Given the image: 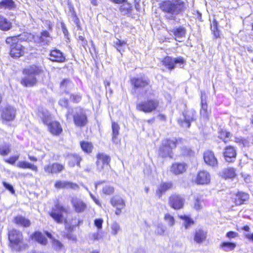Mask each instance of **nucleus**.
I'll use <instances>...</instances> for the list:
<instances>
[{"label": "nucleus", "mask_w": 253, "mask_h": 253, "mask_svg": "<svg viewBox=\"0 0 253 253\" xmlns=\"http://www.w3.org/2000/svg\"><path fill=\"white\" fill-rule=\"evenodd\" d=\"M161 9L166 13L165 17L170 20H174L176 16L185 10V2L182 0H166L160 4Z\"/></svg>", "instance_id": "f257e3e1"}, {"label": "nucleus", "mask_w": 253, "mask_h": 253, "mask_svg": "<svg viewBox=\"0 0 253 253\" xmlns=\"http://www.w3.org/2000/svg\"><path fill=\"white\" fill-rule=\"evenodd\" d=\"M43 70L41 66L32 65L23 71L24 77L21 81V84L26 87L34 86L37 82L36 76L42 74Z\"/></svg>", "instance_id": "f03ea898"}, {"label": "nucleus", "mask_w": 253, "mask_h": 253, "mask_svg": "<svg viewBox=\"0 0 253 253\" xmlns=\"http://www.w3.org/2000/svg\"><path fill=\"white\" fill-rule=\"evenodd\" d=\"M24 35L17 36L8 37L6 39V42L10 45V55L12 57H19L24 54V47L18 43L19 40H25L23 37Z\"/></svg>", "instance_id": "7ed1b4c3"}, {"label": "nucleus", "mask_w": 253, "mask_h": 253, "mask_svg": "<svg viewBox=\"0 0 253 253\" xmlns=\"http://www.w3.org/2000/svg\"><path fill=\"white\" fill-rule=\"evenodd\" d=\"M176 139H166L163 140L159 150V155L162 158H172V150L176 148Z\"/></svg>", "instance_id": "20e7f679"}, {"label": "nucleus", "mask_w": 253, "mask_h": 253, "mask_svg": "<svg viewBox=\"0 0 253 253\" xmlns=\"http://www.w3.org/2000/svg\"><path fill=\"white\" fill-rule=\"evenodd\" d=\"M159 101L156 99H149L141 101L136 104V108L139 111L150 113L157 110Z\"/></svg>", "instance_id": "39448f33"}, {"label": "nucleus", "mask_w": 253, "mask_h": 253, "mask_svg": "<svg viewBox=\"0 0 253 253\" xmlns=\"http://www.w3.org/2000/svg\"><path fill=\"white\" fill-rule=\"evenodd\" d=\"M96 169L100 172H105L110 168V157L104 153H99L96 156Z\"/></svg>", "instance_id": "423d86ee"}, {"label": "nucleus", "mask_w": 253, "mask_h": 253, "mask_svg": "<svg viewBox=\"0 0 253 253\" xmlns=\"http://www.w3.org/2000/svg\"><path fill=\"white\" fill-rule=\"evenodd\" d=\"M196 119V112L193 109L185 111L183 113L182 117L178 119V124L182 127L188 128L191 122Z\"/></svg>", "instance_id": "0eeeda50"}, {"label": "nucleus", "mask_w": 253, "mask_h": 253, "mask_svg": "<svg viewBox=\"0 0 253 253\" xmlns=\"http://www.w3.org/2000/svg\"><path fill=\"white\" fill-rule=\"evenodd\" d=\"M68 213V209L59 203L56 204L50 212V216L58 223H62L64 220L63 213Z\"/></svg>", "instance_id": "6e6552de"}, {"label": "nucleus", "mask_w": 253, "mask_h": 253, "mask_svg": "<svg viewBox=\"0 0 253 253\" xmlns=\"http://www.w3.org/2000/svg\"><path fill=\"white\" fill-rule=\"evenodd\" d=\"M8 239L13 248L18 246L22 243L23 240L22 234L21 232L15 229L9 231Z\"/></svg>", "instance_id": "1a4fd4ad"}, {"label": "nucleus", "mask_w": 253, "mask_h": 253, "mask_svg": "<svg viewBox=\"0 0 253 253\" xmlns=\"http://www.w3.org/2000/svg\"><path fill=\"white\" fill-rule=\"evenodd\" d=\"M169 203L171 208L179 210L183 208L184 199L179 195H173L169 198Z\"/></svg>", "instance_id": "9d476101"}, {"label": "nucleus", "mask_w": 253, "mask_h": 253, "mask_svg": "<svg viewBox=\"0 0 253 253\" xmlns=\"http://www.w3.org/2000/svg\"><path fill=\"white\" fill-rule=\"evenodd\" d=\"M64 166L58 163H53L44 166L43 169L47 174H57L64 169Z\"/></svg>", "instance_id": "9b49d317"}, {"label": "nucleus", "mask_w": 253, "mask_h": 253, "mask_svg": "<svg viewBox=\"0 0 253 253\" xmlns=\"http://www.w3.org/2000/svg\"><path fill=\"white\" fill-rule=\"evenodd\" d=\"M16 113V109L13 107L8 106L3 109L1 117L3 120L12 121L15 119Z\"/></svg>", "instance_id": "f8f14e48"}, {"label": "nucleus", "mask_w": 253, "mask_h": 253, "mask_svg": "<svg viewBox=\"0 0 253 253\" xmlns=\"http://www.w3.org/2000/svg\"><path fill=\"white\" fill-rule=\"evenodd\" d=\"M76 114L73 116L75 125L78 126H84L87 123L86 115L80 109H76Z\"/></svg>", "instance_id": "ddd939ff"}, {"label": "nucleus", "mask_w": 253, "mask_h": 253, "mask_svg": "<svg viewBox=\"0 0 253 253\" xmlns=\"http://www.w3.org/2000/svg\"><path fill=\"white\" fill-rule=\"evenodd\" d=\"M184 62L182 57L172 58L169 56L165 57L163 60V64L170 70L173 69L176 64H183Z\"/></svg>", "instance_id": "4468645a"}, {"label": "nucleus", "mask_w": 253, "mask_h": 253, "mask_svg": "<svg viewBox=\"0 0 253 253\" xmlns=\"http://www.w3.org/2000/svg\"><path fill=\"white\" fill-rule=\"evenodd\" d=\"M223 154L226 162L232 163L235 161L236 157V151L233 146H228L226 147L223 150Z\"/></svg>", "instance_id": "2eb2a0df"}, {"label": "nucleus", "mask_w": 253, "mask_h": 253, "mask_svg": "<svg viewBox=\"0 0 253 253\" xmlns=\"http://www.w3.org/2000/svg\"><path fill=\"white\" fill-rule=\"evenodd\" d=\"M187 169V165L184 163H174L172 164L170 171L175 175H178L184 172Z\"/></svg>", "instance_id": "dca6fc26"}, {"label": "nucleus", "mask_w": 253, "mask_h": 253, "mask_svg": "<svg viewBox=\"0 0 253 253\" xmlns=\"http://www.w3.org/2000/svg\"><path fill=\"white\" fill-rule=\"evenodd\" d=\"M71 203L75 211L78 213L84 211L86 208V205L81 199L76 197L72 198Z\"/></svg>", "instance_id": "f3484780"}, {"label": "nucleus", "mask_w": 253, "mask_h": 253, "mask_svg": "<svg viewBox=\"0 0 253 253\" xmlns=\"http://www.w3.org/2000/svg\"><path fill=\"white\" fill-rule=\"evenodd\" d=\"M168 31L170 35L174 36L175 40L178 42H181V41L178 40V39L184 37L186 34V29L182 26L169 29Z\"/></svg>", "instance_id": "a211bd4d"}, {"label": "nucleus", "mask_w": 253, "mask_h": 253, "mask_svg": "<svg viewBox=\"0 0 253 253\" xmlns=\"http://www.w3.org/2000/svg\"><path fill=\"white\" fill-rule=\"evenodd\" d=\"M204 159L205 162L210 166L215 167L217 165V160L211 151H207L204 153Z\"/></svg>", "instance_id": "6ab92c4d"}, {"label": "nucleus", "mask_w": 253, "mask_h": 253, "mask_svg": "<svg viewBox=\"0 0 253 253\" xmlns=\"http://www.w3.org/2000/svg\"><path fill=\"white\" fill-rule=\"evenodd\" d=\"M210 174L207 171L203 170L198 173L196 182L198 184H206L210 182Z\"/></svg>", "instance_id": "aec40b11"}, {"label": "nucleus", "mask_w": 253, "mask_h": 253, "mask_svg": "<svg viewBox=\"0 0 253 253\" xmlns=\"http://www.w3.org/2000/svg\"><path fill=\"white\" fill-rule=\"evenodd\" d=\"M54 187L56 189L71 188L74 190H76L79 188V186L76 183L62 180L56 181Z\"/></svg>", "instance_id": "412c9836"}, {"label": "nucleus", "mask_w": 253, "mask_h": 253, "mask_svg": "<svg viewBox=\"0 0 253 253\" xmlns=\"http://www.w3.org/2000/svg\"><path fill=\"white\" fill-rule=\"evenodd\" d=\"M131 84L135 88H143L149 84V80L145 77L134 78L131 79Z\"/></svg>", "instance_id": "4be33fe9"}, {"label": "nucleus", "mask_w": 253, "mask_h": 253, "mask_svg": "<svg viewBox=\"0 0 253 253\" xmlns=\"http://www.w3.org/2000/svg\"><path fill=\"white\" fill-rule=\"evenodd\" d=\"M50 59L53 62H63L65 61V57L62 52L57 49L52 50L50 51Z\"/></svg>", "instance_id": "5701e85b"}, {"label": "nucleus", "mask_w": 253, "mask_h": 253, "mask_svg": "<svg viewBox=\"0 0 253 253\" xmlns=\"http://www.w3.org/2000/svg\"><path fill=\"white\" fill-rule=\"evenodd\" d=\"M48 129L53 135H58L62 131V127L59 122L54 121L49 122L48 125Z\"/></svg>", "instance_id": "b1692460"}, {"label": "nucleus", "mask_w": 253, "mask_h": 253, "mask_svg": "<svg viewBox=\"0 0 253 253\" xmlns=\"http://www.w3.org/2000/svg\"><path fill=\"white\" fill-rule=\"evenodd\" d=\"M249 199V195L248 194L240 192L236 195L234 202L236 205H241L244 204Z\"/></svg>", "instance_id": "393cba45"}, {"label": "nucleus", "mask_w": 253, "mask_h": 253, "mask_svg": "<svg viewBox=\"0 0 253 253\" xmlns=\"http://www.w3.org/2000/svg\"><path fill=\"white\" fill-rule=\"evenodd\" d=\"M38 115L45 125H48L50 122L51 116L49 112L47 110L43 109L39 110L38 113Z\"/></svg>", "instance_id": "a878e982"}, {"label": "nucleus", "mask_w": 253, "mask_h": 253, "mask_svg": "<svg viewBox=\"0 0 253 253\" xmlns=\"http://www.w3.org/2000/svg\"><path fill=\"white\" fill-rule=\"evenodd\" d=\"M12 27L11 22L4 16L0 15V30L7 31Z\"/></svg>", "instance_id": "bb28decb"}, {"label": "nucleus", "mask_w": 253, "mask_h": 253, "mask_svg": "<svg viewBox=\"0 0 253 253\" xmlns=\"http://www.w3.org/2000/svg\"><path fill=\"white\" fill-rule=\"evenodd\" d=\"M172 187V184L170 182H164L161 184L156 192V193L159 198H161L164 193H165L166 191L170 189Z\"/></svg>", "instance_id": "cd10ccee"}, {"label": "nucleus", "mask_w": 253, "mask_h": 253, "mask_svg": "<svg viewBox=\"0 0 253 253\" xmlns=\"http://www.w3.org/2000/svg\"><path fill=\"white\" fill-rule=\"evenodd\" d=\"M14 222L24 227H29L31 225L30 221L22 215H18L14 218Z\"/></svg>", "instance_id": "c85d7f7f"}, {"label": "nucleus", "mask_w": 253, "mask_h": 253, "mask_svg": "<svg viewBox=\"0 0 253 253\" xmlns=\"http://www.w3.org/2000/svg\"><path fill=\"white\" fill-rule=\"evenodd\" d=\"M16 166L19 168L24 169H29L36 172L38 170V168L37 166L24 161L18 162Z\"/></svg>", "instance_id": "c756f323"}, {"label": "nucleus", "mask_w": 253, "mask_h": 253, "mask_svg": "<svg viewBox=\"0 0 253 253\" xmlns=\"http://www.w3.org/2000/svg\"><path fill=\"white\" fill-rule=\"evenodd\" d=\"M38 42L42 44H48L50 42L51 38L50 37L49 34L46 31H44L41 33L40 37H37Z\"/></svg>", "instance_id": "7c9ffc66"}, {"label": "nucleus", "mask_w": 253, "mask_h": 253, "mask_svg": "<svg viewBox=\"0 0 253 253\" xmlns=\"http://www.w3.org/2000/svg\"><path fill=\"white\" fill-rule=\"evenodd\" d=\"M111 203L113 206L116 207L118 209H122L125 206L124 201L119 197H113L111 200Z\"/></svg>", "instance_id": "2f4dec72"}, {"label": "nucleus", "mask_w": 253, "mask_h": 253, "mask_svg": "<svg viewBox=\"0 0 253 253\" xmlns=\"http://www.w3.org/2000/svg\"><path fill=\"white\" fill-rule=\"evenodd\" d=\"M235 169L227 168L222 171L221 175L225 178H233L236 176Z\"/></svg>", "instance_id": "473e14b6"}, {"label": "nucleus", "mask_w": 253, "mask_h": 253, "mask_svg": "<svg viewBox=\"0 0 253 253\" xmlns=\"http://www.w3.org/2000/svg\"><path fill=\"white\" fill-rule=\"evenodd\" d=\"M207 233L202 230H198L196 231L194 241L197 243H201L206 239Z\"/></svg>", "instance_id": "72a5a7b5"}, {"label": "nucleus", "mask_w": 253, "mask_h": 253, "mask_svg": "<svg viewBox=\"0 0 253 253\" xmlns=\"http://www.w3.org/2000/svg\"><path fill=\"white\" fill-rule=\"evenodd\" d=\"M33 239L35 240L39 243L45 245L47 244V239L40 232H35L32 236Z\"/></svg>", "instance_id": "f704fd0d"}, {"label": "nucleus", "mask_w": 253, "mask_h": 253, "mask_svg": "<svg viewBox=\"0 0 253 253\" xmlns=\"http://www.w3.org/2000/svg\"><path fill=\"white\" fill-rule=\"evenodd\" d=\"M73 84L69 79H64L60 84V87L61 90L66 92H68V90L73 86Z\"/></svg>", "instance_id": "c9c22d12"}, {"label": "nucleus", "mask_w": 253, "mask_h": 253, "mask_svg": "<svg viewBox=\"0 0 253 253\" xmlns=\"http://www.w3.org/2000/svg\"><path fill=\"white\" fill-rule=\"evenodd\" d=\"M15 6L13 0H2L0 2V7L1 8L11 9Z\"/></svg>", "instance_id": "e433bc0d"}, {"label": "nucleus", "mask_w": 253, "mask_h": 253, "mask_svg": "<svg viewBox=\"0 0 253 253\" xmlns=\"http://www.w3.org/2000/svg\"><path fill=\"white\" fill-rule=\"evenodd\" d=\"M112 141L115 143L116 142V139L119 134L120 126L117 123L113 122L112 123Z\"/></svg>", "instance_id": "4c0bfd02"}, {"label": "nucleus", "mask_w": 253, "mask_h": 253, "mask_svg": "<svg viewBox=\"0 0 253 253\" xmlns=\"http://www.w3.org/2000/svg\"><path fill=\"white\" fill-rule=\"evenodd\" d=\"M70 162L69 165L71 167H74L76 164L77 166H80V162L82 161V159L78 155L74 154L70 156Z\"/></svg>", "instance_id": "58836bf2"}, {"label": "nucleus", "mask_w": 253, "mask_h": 253, "mask_svg": "<svg viewBox=\"0 0 253 253\" xmlns=\"http://www.w3.org/2000/svg\"><path fill=\"white\" fill-rule=\"evenodd\" d=\"M120 10L123 15L127 14L131 11V6L128 3L124 2L121 5Z\"/></svg>", "instance_id": "ea45409f"}, {"label": "nucleus", "mask_w": 253, "mask_h": 253, "mask_svg": "<svg viewBox=\"0 0 253 253\" xmlns=\"http://www.w3.org/2000/svg\"><path fill=\"white\" fill-rule=\"evenodd\" d=\"M81 146L82 150L86 153H90L92 152L93 146L90 142L86 141L81 142Z\"/></svg>", "instance_id": "a19ab883"}, {"label": "nucleus", "mask_w": 253, "mask_h": 253, "mask_svg": "<svg viewBox=\"0 0 253 253\" xmlns=\"http://www.w3.org/2000/svg\"><path fill=\"white\" fill-rule=\"evenodd\" d=\"M236 246V244L231 242H223L220 245V247L226 252L233 250Z\"/></svg>", "instance_id": "79ce46f5"}, {"label": "nucleus", "mask_w": 253, "mask_h": 253, "mask_svg": "<svg viewBox=\"0 0 253 253\" xmlns=\"http://www.w3.org/2000/svg\"><path fill=\"white\" fill-rule=\"evenodd\" d=\"M208 105L206 102H204L203 99L201 98V109L200 110L201 115L205 118H208L209 113L207 110Z\"/></svg>", "instance_id": "37998d69"}, {"label": "nucleus", "mask_w": 253, "mask_h": 253, "mask_svg": "<svg viewBox=\"0 0 253 253\" xmlns=\"http://www.w3.org/2000/svg\"><path fill=\"white\" fill-rule=\"evenodd\" d=\"M114 44L117 50L121 52L122 51H124L123 46L126 44V42L117 39L116 41L114 42Z\"/></svg>", "instance_id": "c03bdc74"}, {"label": "nucleus", "mask_w": 253, "mask_h": 253, "mask_svg": "<svg viewBox=\"0 0 253 253\" xmlns=\"http://www.w3.org/2000/svg\"><path fill=\"white\" fill-rule=\"evenodd\" d=\"M179 217L184 220V225L186 229L188 228L194 223L193 221L186 215H180L179 216Z\"/></svg>", "instance_id": "a18cd8bd"}, {"label": "nucleus", "mask_w": 253, "mask_h": 253, "mask_svg": "<svg viewBox=\"0 0 253 253\" xmlns=\"http://www.w3.org/2000/svg\"><path fill=\"white\" fill-rule=\"evenodd\" d=\"M165 220L168 223L169 226H172L175 223L174 217L169 213L165 214Z\"/></svg>", "instance_id": "49530a36"}, {"label": "nucleus", "mask_w": 253, "mask_h": 253, "mask_svg": "<svg viewBox=\"0 0 253 253\" xmlns=\"http://www.w3.org/2000/svg\"><path fill=\"white\" fill-rule=\"evenodd\" d=\"M204 205V201L201 198H197L195 203V209L196 210L201 209Z\"/></svg>", "instance_id": "de8ad7c7"}, {"label": "nucleus", "mask_w": 253, "mask_h": 253, "mask_svg": "<svg viewBox=\"0 0 253 253\" xmlns=\"http://www.w3.org/2000/svg\"><path fill=\"white\" fill-rule=\"evenodd\" d=\"M11 149L9 145L0 148V154L2 156L7 155L10 152Z\"/></svg>", "instance_id": "09e8293b"}, {"label": "nucleus", "mask_w": 253, "mask_h": 253, "mask_svg": "<svg viewBox=\"0 0 253 253\" xmlns=\"http://www.w3.org/2000/svg\"><path fill=\"white\" fill-rule=\"evenodd\" d=\"M103 193L106 195H110L112 194L114 189V188L111 186H105L102 189Z\"/></svg>", "instance_id": "8fccbe9b"}, {"label": "nucleus", "mask_w": 253, "mask_h": 253, "mask_svg": "<svg viewBox=\"0 0 253 253\" xmlns=\"http://www.w3.org/2000/svg\"><path fill=\"white\" fill-rule=\"evenodd\" d=\"M19 158V155H15L12 157H10L8 159H5V162L7 163H8L11 165H13L15 164V162L18 160Z\"/></svg>", "instance_id": "3c124183"}, {"label": "nucleus", "mask_w": 253, "mask_h": 253, "mask_svg": "<svg viewBox=\"0 0 253 253\" xmlns=\"http://www.w3.org/2000/svg\"><path fill=\"white\" fill-rule=\"evenodd\" d=\"M52 246L55 250H59L63 246L61 242L55 239H52Z\"/></svg>", "instance_id": "603ef678"}, {"label": "nucleus", "mask_w": 253, "mask_h": 253, "mask_svg": "<svg viewBox=\"0 0 253 253\" xmlns=\"http://www.w3.org/2000/svg\"><path fill=\"white\" fill-rule=\"evenodd\" d=\"M111 228L113 231V233L115 235H117L118 232L120 230V227L117 223H114L112 225Z\"/></svg>", "instance_id": "864d4df0"}, {"label": "nucleus", "mask_w": 253, "mask_h": 253, "mask_svg": "<svg viewBox=\"0 0 253 253\" xmlns=\"http://www.w3.org/2000/svg\"><path fill=\"white\" fill-rule=\"evenodd\" d=\"M3 186L8 191H9L12 194L15 193V190L11 184L6 182H2Z\"/></svg>", "instance_id": "5fc2aeb1"}, {"label": "nucleus", "mask_w": 253, "mask_h": 253, "mask_svg": "<svg viewBox=\"0 0 253 253\" xmlns=\"http://www.w3.org/2000/svg\"><path fill=\"white\" fill-rule=\"evenodd\" d=\"M103 222V220L101 218L96 219L94 220V225L98 230H100L102 228Z\"/></svg>", "instance_id": "6e6d98bb"}, {"label": "nucleus", "mask_w": 253, "mask_h": 253, "mask_svg": "<svg viewBox=\"0 0 253 253\" xmlns=\"http://www.w3.org/2000/svg\"><path fill=\"white\" fill-rule=\"evenodd\" d=\"M59 104L62 107H68V101L67 99L62 98L60 99L58 102Z\"/></svg>", "instance_id": "4d7b16f0"}, {"label": "nucleus", "mask_w": 253, "mask_h": 253, "mask_svg": "<svg viewBox=\"0 0 253 253\" xmlns=\"http://www.w3.org/2000/svg\"><path fill=\"white\" fill-rule=\"evenodd\" d=\"M102 238L99 231L94 233L91 235V239L93 240H98Z\"/></svg>", "instance_id": "13d9d810"}, {"label": "nucleus", "mask_w": 253, "mask_h": 253, "mask_svg": "<svg viewBox=\"0 0 253 253\" xmlns=\"http://www.w3.org/2000/svg\"><path fill=\"white\" fill-rule=\"evenodd\" d=\"M165 231V229L162 225H159L156 230V232L159 235H163Z\"/></svg>", "instance_id": "bf43d9fd"}, {"label": "nucleus", "mask_w": 253, "mask_h": 253, "mask_svg": "<svg viewBox=\"0 0 253 253\" xmlns=\"http://www.w3.org/2000/svg\"><path fill=\"white\" fill-rule=\"evenodd\" d=\"M238 236V234L235 232L229 231L227 233L226 236L228 238H234Z\"/></svg>", "instance_id": "052dcab7"}, {"label": "nucleus", "mask_w": 253, "mask_h": 253, "mask_svg": "<svg viewBox=\"0 0 253 253\" xmlns=\"http://www.w3.org/2000/svg\"><path fill=\"white\" fill-rule=\"evenodd\" d=\"M78 41L80 42V44L84 46L86 44V41L85 40L83 36H79L78 38Z\"/></svg>", "instance_id": "680f3d73"}, {"label": "nucleus", "mask_w": 253, "mask_h": 253, "mask_svg": "<svg viewBox=\"0 0 253 253\" xmlns=\"http://www.w3.org/2000/svg\"><path fill=\"white\" fill-rule=\"evenodd\" d=\"M244 236L248 239L249 240L253 242V233H244Z\"/></svg>", "instance_id": "e2e57ef3"}, {"label": "nucleus", "mask_w": 253, "mask_h": 253, "mask_svg": "<svg viewBox=\"0 0 253 253\" xmlns=\"http://www.w3.org/2000/svg\"><path fill=\"white\" fill-rule=\"evenodd\" d=\"M71 98L75 102H78L81 98L80 96L72 95L71 96Z\"/></svg>", "instance_id": "0e129e2a"}, {"label": "nucleus", "mask_w": 253, "mask_h": 253, "mask_svg": "<svg viewBox=\"0 0 253 253\" xmlns=\"http://www.w3.org/2000/svg\"><path fill=\"white\" fill-rule=\"evenodd\" d=\"M28 158L29 159V160L31 161H33V162H37L38 159L36 157H34V156H31L30 155H28Z\"/></svg>", "instance_id": "69168bd1"}, {"label": "nucleus", "mask_w": 253, "mask_h": 253, "mask_svg": "<svg viewBox=\"0 0 253 253\" xmlns=\"http://www.w3.org/2000/svg\"><path fill=\"white\" fill-rule=\"evenodd\" d=\"M73 110L71 109H68V112L66 114V117L67 119H70V114L72 113Z\"/></svg>", "instance_id": "338daca9"}, {"label": "nucleus", "mask_w": 253, "mask_h": 253, "mask_svg": "<svg viewBox=\"0 0 253 253\" xmlns=\"http://www.w3.org/2000/svg\"><path fill=\"white\" fill-rule=\"evenodd\" d=\"M67 238L69 239H71V240H76V237L74 236H73L71 234H68L67 235Z\"/></svg>", "instance_id": "774afa93"}]
</instances>
